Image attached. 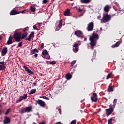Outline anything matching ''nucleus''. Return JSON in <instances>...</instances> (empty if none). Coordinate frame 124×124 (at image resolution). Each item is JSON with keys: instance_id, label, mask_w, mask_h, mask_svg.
I'll list each match as a JSON object with an SVG mask.
<instances>
[{"instance_id": "f257e3e1", "label": "nucleus", "mask_w": 124, "mask_h": 124, "mask_svg": "<svg viewBox=\"0 0 124 124\" xmlns=\"http://www.w3.org/2000/svg\"><path fill=\"white\" fill-rule=\"evenodd\" d=\"M28 34V32H23V33H22L21 32H17V31H16L13 35V38L15 39L16 42H20V41L23 40V39L27 40V39H28V38H27Z\"/></svg>"}, {"instance_id": "f03ea898", "label": "nucleus", "mask_w": 124, "mask_h": 124, "mask_svg": "<svg viewBox=\"0 0 124 124\" xmlns=\"http://www.w3.org/2000/svg\"><path fill=\"white\" fill-rule=\"evenodd\" d=\"M99 38V36L98 34L95 33V32H93L92 35L90 37L89 40L90 41V45L91 47V50H93L94 49V46L96 45L97 40H98Z\"/></svg>"}, {"instance_id": "7ed1b4c3", "label": "nucleus", "mask_w": 124, "mask_h": 124, "mask_svg": "<svg viewBox=\"0 0 124 124\" xmlns=\"http://www.w3.org/2000/svg\"><path fill=\"white\" fill-rule=\"evenodd\" d=\"M31 110H32V107L31 106L27 107L25 108H21L19 110V113H20V114H24V113H30Z\"/></svg>"}, {"instance_id": "20e7f679", "label": "nucleus", "mask_w": 124, "mask_h": 124, "mask_svg": "<svg viewBox=\"0 0 124 124\" xmlns=\"http://www.w3.org/2000/svg\"><path fill=\"white\" fill-rule=\"evenodd\" d=\"M111 15L108 14H105L103 15V16L101 22V23H107V22H109L110 20H111Z\"/></svg>"}, {"instance_id": "39448f33", "label": "nucleus", "mask_w": 124, "mask_h": 124, "mask_svg": "<svg viewBox=\"0 0 124 124\" xmlns=\"http://www.w3.org/2000/svg\"><path fill=\"white\" fill-rule=\"evenodd\" d=\"M93 28H94V23L93 22H90L88 25L87 30L88 31H92L93 30Z\"/></svg>"}, {"instance_id": "423d86ee", "label": "nucleus", "mask_w": 124, "mask_h": 124, "mask_svg": "<svg viewBox=\"0 0 124 124\" xmlns=\"http://www.w3.org/2000/svg\"><path fill=\"white\" fill-rule=\"evenodd\" d=\"M91 99L92 102H97V94L96 93H93V96L91 97Z\"/></svg>"}, {"instance_id": "0eeeda50", "label": "nucleus", "mask_w": 124, "mask_h": 124, "mask_svg": "<svg viewBox=\"0 0 124 124\" xmlns=\"http://www.w3.org/2000/svg\"><path fill=\"white\" fill-rule=\"evenodd\" d=\"M106 114L108 116H110V115H111V114H112V113H113V112H114V108H112V107H111L109 108L106 109Z\"/></svg>"}, {"instance_id": "6e6552de", "label": "nucleus", "mask_w": 124, "mask_h": 124, "mask_svg": "<svg viewBox=\"0 0 124 124\" xmlns=\"http://www.w3.org/2000/svg\"><path fill=\"white\" fill-rule=\"evenodd\" d=\"M75 35H76L78 37H82V35H83V32L80 30H77L75 31Z\"/></svg>"}, {"instance_id": "1a4fd4ad", "label": "nucleus", "mask_w": 124, "mask_h": 124, "mask_svg": "<svg viewBox=\"0 0 124 124\" xmlns=\"http://www.w3.org/2000/svg\"><path fill=\"white\" fill-rule=\"evenodd\" d=\"M23 68H24L25 71H26L29 74H32V75H34V73H33V72L29 69V67L24 65Z\"/></svg>"}, {"instance_id": "9d476101", "label": "nucleus", "mask_w": 124, "mask_h": 124, "mask_svg": "<svg viewBox=\"0 0 124 124\" xmlns=\"http://www.w3.org/2000/svg\"><path fill=\"white\" fill-rule=\"evenodd\" d=\"M5 64L3 62H0V71H2L5 69Z\"/></svg>"}, {"instance_id": "9b49d317", "label": "nucleus", "mask_w": 124, "mask_h": 124, "mask_svg": "<svg viewBox=\"0 0 124 124\" xmlns=\"http://www.w3.org/2000/svg\"><path fill=\"white\" fill-rule=\"evenodd\" d=\"M36 103H38L41 107H45V102L40 99H38L36 101Z\"/></svg>"}, {"instance_id": "f8f14e48", "label": "nucleus", "mask_w": 124, "mask_h": 124, "mask_svg": "<svg viewBox=\"0 0 124 124\" xmlns=\"http://www.w3.org/2000/svg\"><path fill=\"white\" fill-rule=\"evenodd\" d=\"M17 14H20V12L16 10H12L10 12V15H16Z\"/></svg>"}, {"instance_id": "ddd939ff", "label": "nucleus", "mask_w": 124, "mask_h": 124, "mask_svg": "<svg viewBox=\"0 0 124 124\" xmlns=\"http://www.w3.org/2000/svg\"><path fill=\"white\" fill-rule=\"evenodd\" d=\"M34 37V32H31L29 36V37L27 39L28 41H31V38Z\"/></svg>"}, {"instance_id": "4468645a", "label": "nucleus", "mask_w": 124, "mask_h": 124, "mask_svg": "<svg viewBox=\"0 0 124 124\" xmlns=\"http://www.w3.org/2000/svg\"><path fill=\"white\" fill-rule=\"evenodd\" d=\"M110 8H111V6H109L108 5H107L104 7V11L105 12L108 13V12L110 11Z\"/></svg>"}, {"instance_id": "2eb2a0df", "label": "nucleus", "mask_w": 124, "mask_h": 124, "mask_svg": "<svg viewBox=\"0 0 124 124\" xmlns=\"http://www.w3.org/2000/svg\"><path fill=\"white\" fill-rule=\"evenodd\" d=\"M10 122H11L10 118H9V117H7V116H5L4 120L3 121V124H9V123H10Z\"/></svg>"}, {"instance_id": "dca6fc26", "label": "nucleus", "mask_w": 124, "mask_h": 124, "mask_svg": "<svg viewBox=\"0 0 124 124\" xmlns=\"http://www.w3.org/2000/svg\"><path fill=\"white\" fill-rule=\"evenodd\" d=\"M7 54V47H4L3 48L1 51V55L3 56H5Z\"/></svg>"}, {"instance_id": "f3484780", "label": "nucleus", "mask_w": 124, "mask_h": 124, "mask_svg": "<svg viewBox=\"0 0 124 124\" xmlns=\"http://www.w3.org/2000/svg\"><path fill=\"white\" fill-rule=\"evenodd\" d=\"M91 1H92V0H80L81 3H84L85 4H89Z\"/></svg>"}, {"instance_id": "a211bd4d", "label": "nucleus", "mask_w": 124, "mask_h": 124, "mask_svg": "<svg viewBox=\"0 0 124 124\" xmlns=\"http://www.w3.org/2000/svg\"><path fill=\"white\" fill-rule=\"evenodd\" d=\"M12 39H14V38H13V37L12 36H10L8 38V40L7 42V44H8V45L12 44Z\"/></svg>"}, {"instance_id": "6ab92c4d", "label": "nucleus", "mask_w": 124, "mask_h": 124, "mask_svg": "<svg viewBox=\"0 0 124 124\" xmlns=\"http://www.w3.org/2000/svg\"><path fill=\"white\" fill-rule=\"evenodd\" d=\"M120 44H121L120 41L117 42L115 44L113 45L111 47L112 48H117Z\"/></svg>"}, {"instance_id": "aec40b11", "label": "nucleus", "mask_w": 124, "mask_h": 124, "mask_svg": "<svg viewBox=\"0 0 124 124\" xmlns=\"http://www.w3.org/2000/svg\"><path fill=\"white\" fill-rule=\"evenodd\" d=\"M112 76H114V75L113 74V72H110L109 74H108L107 76V78H106L107 80H109V79H110V78H111Z\"/></svg>"}, {"instance_id": "412c9836", "label": "nucleus", "mask_w": 124, "mask_h": 124, "mask_svg": "<svg viewBox=\"0 0 124 124\" xmlns=\"http://www.w3.org/2000/svg\"><path fill=\"white\" fill-rule=\"evenodd\" d=\"M65 77H66V79H67V80H70V79H71V78L72 77V75H71V74L68 73L66 75Z\"/></svg>"}, {"instance_id": "4be33fe9", "label": "nucleus", "mask_w": 124, "mask_h": 124, "mask_svg": "<svg viewBox=\"0 0 124 124\" xmlns=\"http://www.w3.org/2000/svg\"><path fill=\"white\" fill-rule=\"evenodd\" d=\"M39 51L37 48H35L33 49V50H31V55H33V54H36V53H39Z\"/></svg>"}, {"instance_id": "5701e85b", "label": "nucleus", "mask_w": 124, "mask_h": 124, "mask_svg": "<svg viewBox=\"0 0 124 124\" xmlns=\"http://www.w3.org/2000/svg\"><path fill=\"white\" fill-rule=\"evenodd\" d=\"M69 14H70V10L69 9H67L64 12V15H65V16H69Z\"/></svg>"}, {"instance_id": "b1692460", "label": "nucleus", "mask_w": 124, "mask_h": 124, "mask_svg": "<svg viewBox=\"0 0 124 124\" xmlns=\"http://www.w3.org/2000/svg\"><path fill=\"white\" fill-rule=\"evenodd\" d=\"M42 55H43L44 57L45 56H47L49 55V53H48V51L46 50H44L42 52Z\"/></svg>"}, {"instance_id": "393cba45", "label": "nucleus", "mask_w": 124, "mask_h": 124, "mask_svg": "<svg viewBox=\"0 0 124 124\" xmlns=\"http://www.w3.org/2000/svg\"><path fill=\"white\" fill-rule=\"evenodd\" d=\"M36 92V89H32V90H31L29 92V95L33 94V93H34Z\"/></svg>"}, {"instance_id": "a878e982", "label": "nucleus", "mask_w": 124, "mask_h": 124, "mask_svg": "<svg viewBox=\"0 0 124 124\" xmlns=\"http://www.w3.org/2000/svg\"><path fill=\"white\" fill-rule=\"evenodd\" d=\"M114 91V86H109L108 89V92H113Z\"/></svg>"}, {"instance_id": "bb28decb", "label": "nucleus", "mask_w": 124, "mask_h": 124, "mask_svg": "<svg viewBox=\"0 0 124 124\" xmlns=\"http://www.w3.org/2000/svg\"><path fill=\"white\" fill-rule=\"evenodd\" d=\"M79 46H80V44H79V43H75L73 45V47H74V48H78Z\"/></svg>"}, {"instance_id": "cd10ccee", "label": "nucleus", "mask_w": 124, "mask_h": 124, "mask_svg": "<svg viewBox=\"0 0 124 124\" xmlns=\"http://www.w3.org/2000/svg\"><path fill=\"white\" fill-rule=\"evenodd\" d=\"M23 96H21L19 97L18 99L16 101V103H19V102H21L22 100H23Z\"/></svg>"}, {"instance_id": "c85d7f7f", "label": "nucleus", "mask_w": 124, "mask_h": 124, "mask_svg": "<svg viewBox=\"0 0 124 124\" xmlns=\"http://www.w3.org/2000/svg\"><path fill=\"white\" fill-rule=\"evenodd\" d=\"M79 51V48L78 47H75V48H73V52L74 53H77V52Z\"/></svg>"}, {"instance_id": "c756f323", "label": "nucleus", "mask_w": 124, "mask_h": 124, "mask_svg": "<svg viewBox=\"0 0 124 124\" xmlns=\"http://www.w3.org/2000/svg\"><path fill=\"white\" fill-rule=\"evenodd\" d=\"M11 110V109L10 108H9L7 109V110L6 111V112L5 113V115H8V114H9V113H10V110Z\"/></svg>"}, {"instance_id": "7c9ffc66", "label": "nucleus", "mask_w": 124, "mask_h": 124, "mask_svg": "<svg viewBox=\"0 0 124 124\" xmlns=\"http://www.w3.org/2000/svg\"><path fill=\"white\" fill-rule=\"evenodd\" d=\"M59 27H62V20H60L59 24L57 25Z\"/></svg>"}, {"instance_id": "2f4dec72", "label": "nucleus", "mask_w": 124, "mask_h": 124, "mask_svg": "<svg viewBox=\"0 0 124 124\" xmlns=\"http://www.w3.org/2000/svg\"><path fill=\"white\" fill-rule=\"evenodd\" d=\"M76 63V60H73L71 63V67H72Z\"/></svg>"}, {"instance_id": "473e14b6", "label": "nucleus", "mask_w": 124, "mask_h": 124, "mask_svg": "<svg viewBox=\"0 0 124 124\" xmlns=\"http://www.w3.org/2000/svg\"><path fill=\"white\" fill-rule=\"evenodd\" d=\"M28 31H29V27H27L25 28H23V32H26Z\"/></svg>"}, {"instance_id": "72a5a7b5", "label": "nucleus", "mask_w": 124, "mask_h": 124, "mask_svg": "<svg viewBox=\"0 0 124 124\" xmlns=\"http://www.w3.org/2000/svg\"><path fill=\"white\" fill-rule=\"evenodd\" d=\"M35 7H31L30 8L31 11L32 12H34V11H35Z\"/></svg>"}, {"instance_id": "f704fd0d", "label": "nucleus", "mask_w": 124, "mask_h": 124, "mask_svg": "<svg viewBox=\"0 0 124 124\" xmlns=\"http://www.w3.org/2000/svg\"><path fill=\"white\" fill-rule=\"evenodd\" d=\"M60 29H61V27L57 25L56 26L55 31H60Z\"/></svg>"}, {"instance_id": "c9c22d12", "label": "nucleus", "mask_w": 124, "mask_h": 124, "mask_svg": "<svg viewBox=\"0 0 124 124\" xmlns=\"http://www.w3.org/2000/svg\"><path fill=\"white\" fill-rule=\"evenodd\" d=\"M27 98H28V95H27V94H25L24 96H22L23 99H27Z\"/></svg>"}, {"instance_id": "e433bc0d", "label": "nucleus", "mask_w": 124, "mask_h": 124, "mask_svg": "<svg viewBox=\"0 0 124 124\" xmlns=\"http://www.w3.org/2000/svg\"><path fill=\"white\" fill-rule=\"evenodd\" d=\"M113 121V119L110 118L109 120L108 121V124H112V121Z\"/></svg>"}, {"instance_id": "4c0bfd02", "label": "nucleus", "mask_w": 124, "mask_h": 124, "mask_svg": "<svg viewBox=\"0 0 124 124\" xmlns=\"http://www.w3.org/2000/svg\"><path fill=\"white\" fill-rule=\"evenodd\" d=\"M42 98L44 99H46V100H49L50 99V98H49L48 97H46L45 96H42Z\"/></svg>"}, {"instance_id": "58836bf2", "label": "nucleus", "mask_w": 124, "mask_h": 124, "mask_svg": "<svg viewBox=\"0 0 124 124\" xmlns=\"http://www.w3.org/2000/svg\"><path fill=\"white\" fill-rule=\"evenodd\" d=\"M70 124H76V120L72 121Z\"/></svg>"}, {"instance_id": "ea45409f", "label": "nucleus", "mask_w": 124, "mask_h": 124, "mask_svg": "<svg viewBox=\"0 0 124 124\" xmlns=\"http://www.w3.org/2000/svg\"><path fill=\"white\" fill-rule=\"evenodd\" d=\"M23 44V42H20L18 44V46L19 47H22V45Z\"/></svg>"}, {"instance_id": "a19ab883", "label": "nucleus", "mask_w": 124, "mask_h": 124, "mask_svg": "<svg viewBox=\"0 0 124 124\" xmlns=\"http://www.w3.org/2000/svg\"><path fill=\"white\" fill-rule=\"evenodd\" d=\"M50 64H52V65L56 64V62H55V61H51L50 62Z\"/></svg>"}, {"instance_id": "79ce46f5", "label": "nucleus", "mask_w": 124, "mask_h": 124, "mask_svg": "<svg viewBox=\"0 0 124 124\" xmlns=\"http://www.w3.org/2000/svg\"><path fill=\"white\" fill-rule=\"evenodd\" d=\"M48 2V1L47 0H43V3H47Z\"/></svg>"}, {"instance_id": "37998d69", "label": "nucleus", "mask_w": 124, "mask_h": 124, "mask_svg": "<svg viewBox=\"0 0 124 124\" xmlns=\"http://www.w3.org/2000/svg\"><path fill=\"white\" fill-rule=\"evenodd\" d=\"M44 48V44L42 43L41 46V49H43Z\"/></svg>"}, {"instance_id": "c03bdc74", "label": "nucleus", "mask_w": 124, "mask_h": 124, "mask_svg": "<svg viewBox=\"0 0 124 124\" xmlns=\"http://www.w3.org/2000/svg\"><path fill=\"white\" fill-rule=\"evenodd\" d=\"M33 28L34 30H38V28L35 25L33 26Z\"/></svg>"}, {"instance_id": "a18cd8bd", "label": "nucleus", "mask_w": 124, "mask_h": 124, "mask_svg": "<svg viewBox=\"0 0 124 124\" xmlns=\"http://www.w3.org/2000/svg\"><path fill=\"white\" fill-rule=\"evenodd\" d=\"M79 12H82V11H83V9L79 8L78 9Z\"/></svg>"}, {"instance_id": "49530a36", "label": "nucleus", "mask_w": 124, "mask_h": 124, "mask_svg": "<svg viewBox=\"0 0 124 124\" xmlns=\"http://www.w3.org/2000/svg\"><path fill=\"white\" fill-rule=\"evenodd\" d=\"M26 10H23L22 11L20 12V13H25Z\"/></svg>"}, {"instance_id": "de8ad7c7", "label": "nucleus", "mask_w": 124, "mask_h": 124, "mask_svg": "<svg viewBox=\"0 0 124 124\" xmlns=\"http://www.w3.org/2000/svg\"><path fill=\"white\" fill-rule=\"evenodd\" d=\"M38 25H39L40 27H41V26H42V23H38Z\"/></svg>"}, {"instance_id": "09e8293b", "label": "nucleus", "mask_w": 124, "mask_h": 124, "mask_svg": "<svg viewBox=\"0 0 124 124\" xmlns=\"http://www.w3.org/2000/svg\"><path fill=\"white\" fill-rule=\"evenodd\" d=\"M38 56V54L35 53V55H34L35 58H37Z\"/></svg>"}, {"instance_id": "8fccbe9b", "label": "nucleus", "mask_w": 124, "mask_h": 124, "mask_svg": "<svg viewBox=\"0 0 124 124\" xmlns=\"http://www.w3.org/2000/svg\"><path fill=\"white\" fill-rule=\"evenodd\" d=\"M100 18H101V16H98L97 18L98 19V20H99V19H100Z\"/></svg>"}, {"instance_id": "3c124183", "label": "nucleus", "mask_w": 124, "mask_h": 124, "mask_svg": "<svg viewBox=\"0 0 124 124\" xmlns=\"http://www.w3.org/2000/svg\"><path fill=\"white\" fill-rule=\"evenodd\" d=\"M55 124H62V123H61V122H57Z\"/></svg>"}, {"instance_id": "603ef678", "label": "nucleus", "mask_w": 124, "mask_h": 124, "mask_svg": "<svg viewBox=\"0 0 124 124\" xmlns=\"http://www.w3.org/2000/svg\"><path fill=\"white\" fill-rule=\"evenodd\" d=\"M33 85H34V86H36V85H37V84H36V82H34L33 83Z\"/></svg>"}, {"instance_id": "864d4df0", "label": "nucleus", "mask_w": 124, "mask_h": 124, "mask_svg": "<svg viewBox=\"0 0 124 124\" xmlns=\"http://www.w3.org/2000/svg\"><path fill=\"white\" fill-rule=\"evenodd\" d=\"M39 124H45V122H43L40 123Z\"/></svg>"}, {"instance_id": "5fc2aeb1", "label": "nucleus", "mask_w": 124, "mask_h": 124, "mask_svg": "<svg viewBox=\"0 0 124 124\" xmlns=\"http://www.w3.org/2000/svg\"><path fill=\"white\" fill-rule=\"evenodd\" d=\"M1 114H2V111L0 109V116Z\"/></svg>"}, {"instance_id": "6e6d98bb", "label": "nucleus", "mask_w": 124, "mask_h": 124, "mask_svg": "<svg viewBox=\"0 0 124 124\" xmlns=\"http://www.w3.org/2000/svg\"><path fill=\"white\" fill-rule=\"evenodd\" d=\"M86 40H87V38H84V41H86Z\"/></svg>"}, {"instance_id": "4d7b16f0", "label": "nucleus", "mask_w": 124, "mask_h": 124, "mask_svg": "<svg viewBox=\"0 0 124 124\" xmlns=\"http://www.w3.org/2000/svg\"><path fill=\"white\" fill-rule=\"evenodd\" d=\"M2 39V37L1 36H0V41Z\"/></svg>"}, {"instance_id": "13d9d810", "label": "nucleus", "mask_w": 124, "mask_h": 124, "mask_svg": "<svg viewBox=\"0 0 124 124\" xmlns=\"http://www.w3.org/2000/svg\"><path fill=\"white\" fill-rule=\"evenodd\" d=\"M116 101H117V100H116V99H115L114 100V101H113V102L115 103V102Z\"/></svg>"}, {"instance_id": "bf43d9fd", "label": "nucleus", "mask_w": 124, "mask_h": 124, "mask_svg": "<svg viewBox=\"0 0 124 124\" xmlns=\"http://www.w3.org/2000/svg\"><path fill=\"white\" fill-rule=\"evenodd\" d=\"M32 124H36V123L33 122Z\"/></svg>"}, {"instance_id": "052dcab7", "label": "nucleus", "mask_w": 124, "mask_h": 124, "mask_svg": "<svg viewBox=\"0 0 124 124\" xmlns=\"http://www.w3.org/2000/svg\"><path fill=\"white\" fill-rule=\"evenodd\" d=\"M71 0V1H73V0Z\"/></svg>"}, {"instance_id": "680f3d73", "label": "nucleus", "mask_w": 124, "mask_h": 124, "mask_svg": "<svg viewBox=\"0 0 124 124\" xmlns=\"http://www.w3.org/2000/svg\"><path fill=\"white\" fill-rule=\"evenodd\" d=\"M43 58H45V57H44V56H43Z\"/></svg>"}]
</instances>
